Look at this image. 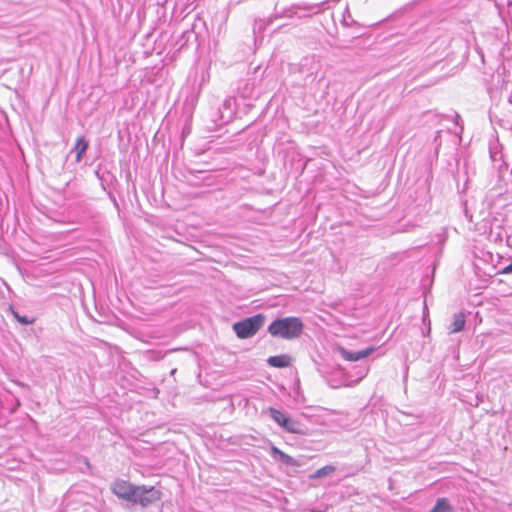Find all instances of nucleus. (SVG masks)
I'll return each instance as SVG.
<instances>
[{"label":"nucleus","instance_id":"obj_7","mask_svg":"<svg viewBox=\"0 0 512 512\" xmlns=\"http://www.w3.org/2000/svg\"><path fill=\"white\" fill-rule=\"evenodd\" d=\"M292 358L289 355L281 354L276 356H271L268 358L267 363L271 367L275 368H285L291 365Z\"/></svg>","mask_w":512,"mask_h":512},{"label":"nucleus","instance_id":"obj_12","mask_svg":"<svg viewBox=\"0 0 512 512\" xmlns=\"http://www.w3.org/2000/svg\"><path fill=\"white\" fill-rule=\"evenodd\" d=\"M272 453L274 455H278L279 456V459L287 464V465H294V460L291 456H289L288 454L282 452L280 449H278L277 447H272L271 449Z\"/></svg>","mask_w":512,"mask_h":512},{"label":"nucleus","instance_id":"obj_8","mask_svg":"<svg viewBox=\"0 0 512 512\" xmlns=\"http://www.w3.org/2000/svg\"><path fill=\"white\" fill-rule=\"evenodd\" d=\"M465 315L460 312L454 315V320L451 324L450 333H457L464 329L465 327Z\"/></svg>","mask_w":512,"mask_h":512},{"label":"nucleus","instance_id":"obj_5","mask_svg":"<svg viewBox=\"0 0 512 512\" xmlns=\"http://www.w3.org/2000/svg\"><path fill=\"white\" fill-rule=\"evenodd\" d=\"M269 413L272 419L286 431L295 434L302 433L299 422L288 417L280 410H277L275 408H269Z\"/></svg>","mask_w":512,"mask_h":512},{"label":"nucleus","instance_id":"obj_4","mask_svg":"<svg viewBox=\"0 0 512 512\" xmlns=\"http://www.w3.org/2000/svg\"><path fill=\"white\" fill-rule=\"evenodd\" d=\"M139 487L129 481L117 479L113 482L111 490L118 498L132 502Z\"/></svg>","mask_w":512,"mask_h":512},{"label":"nucleus","instance_id":"obj_13","mask_svg":"<svg viewBox=\"0 0 512 512\" xmlns=\"http://www.w3.org/2000/svg\"><path fill=\"white\" fill-rule=\"evenodd\" d=\"M14 316L15 318L22 324H33L34 323V319H28L26 316H20L18 315L16 312H14Z\"/></svg>","mask_w":512,"mask_h":512},{"label":"nucleus","instance_id":"obj_10","mask_svg":"<svg viewBox=\"0 0 512 512\" xmlns=\"http://www.w3.org/2000/svg\"><path fill=\"white\" fill-rule=\"evenodd\" d=\"M336 471L335 466L326 465L322 468L317 469L310 477L312 479L322 478L333 474Z\"/></svg>","mask_w":512,"mask_h":512},{"label":"nucleus","instance_id":"obj_2","mask_svg":"<svg viewBox=\"0 0 512 512\" xmlns=\"http://www.w3.org/2000/svg\"><path fill=\"white\" fill-rule=\"evenodd\" d=\"M264 320L265 317L262 314H257L234 323L233 330L240 339L250 338L263 326Z\"/></svg>","mask_w":512,"mask_h":512},{"label":"nucleus","instance_id":"obj_1","mask_svg":"<svg viewBox=\"0 0 512 512\" xmlns=\"http://www.w3.org/2000/svg\"><path fill=\"white\" fill-rule=\"evenodd\" d=\"M303 329L304 324L298 317L279 318L268 326V332L271 336L286 340L300 337Z\"/></svg>","mask_w":512,"mask_h":512},{"label":"nucleus","instance_id":"obj_6","mask_svg":"<svg viewBox=\"0 0 512 512\" xmlns=\"http://www.w3.org/2000/svg\"><path fill=\"white\" fill-rule=\"evenodd\" d=\"M375 350H376V348H375V347H373V346L368 347V348H366L365 350H362V351H359V352H349V351H347L346 349L341 348V349H340V354H341V356H342L346 361H349V362H355V361H358V360H361V359H363V358L368 357V356H369V355H371Z\"/></svg>","mask_w":512,"mask_h":512},{"label":"nucleus","instance_id":"obj_11","mask_svg":"<svg viewBox=\"0 0 512 512\" xmlns=\"http://www.w3.org/2000/svg\"><path fill=\"white\" fill-rule=\"evenodd\" d=\"M452 508L446 498H439L429 512H451Z\"/></svg>","mask_w":512,"mask_h":512},{"label":"nucleus","instance_id":"obj_14","mask_svg":"<svg viewBox=\"0 0 512 512\" xmlns=\"http://www.w3.org/2000/svg\"><path fill=\"white\" fill-rule=\"evenodd\" d=\"M512 273V262L502 270V274Z\"/></svg>","mask_w":512,"mask_h":512},{"label":"nucleus","instance_id":"obj_3","mask_svg":"<svg viewBox=\"0 0 512 512\" xmlns=\"http://www.w3.org/2000/svg\"><path fill=\"white\" fill-rule=\"evenodd\" d=\"M162 496L163 494L161 490L157 489L156 487L140 485L139 490L135 493V497L132 500V503L138 504L145 508L149 505L159 502L162 499Z\"/></svg>","mask_w":512,"mask_h":512},{"label":"nucleus","instance_id":"obj_9","mask_svg":"<svg viewBox=\"0 0 512 512\" xmlns=\"http://www.w3.org/2000/svg\"><path fill=\"white\" fill-rule=\"evenodd\" d=\"M88 147V142L84 138H78L76 144L74 146V150L76 151V161H80L83 154L86 152Z\"/></svg>","mask_w":512,"mask_h":512}]
</instances>
